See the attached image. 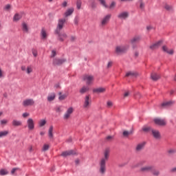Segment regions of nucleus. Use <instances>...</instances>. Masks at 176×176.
<instances>
[{
    "mask_svg": "<svg viewBox=\"0 0 176 176\" xmlns=\"http://www.w3.org/2000/svg\"><path fill=\"white\" fill-rule=\"evenodd\" d=\"M111 150L106 148L104 151V157L100 159L99 162V173L101 175H105L107 173V162L109 159V153Z\"/></svg>",
    "mask_w": 176,
    "mask_h": 176,
    "instance_id": "f257e3e1",
    "label": "nucleus"
},
{
    "mask_svg": "<svg viewBox=\"0 0 176 176\" xmlns=\"http://www.w3.org/2000/svg\"><path fill=\"white\" fill-rule=\"evenodd\" d=\"M129 45H117L115 48L114 53L117 56H122L129 50Z\"/></svg>",
    "mask_w": 176,
    "mask_h": 176,
    "instance_id": "f03ea898",
    "label": "nucleus"
},
{
    "mask_svg": "<svg viewBox=\"0 0 176 176\" xmlns=\"http://www.w3.org/2000/svg\"><path fill=\"white\" fill-rule=\"evenodd\" d=\"M112 17V14H107L105 15L100 21V27L104 28V27H107L108 25V23H109L111 18Z\"/></svg>",
    "mask_w": 176,
    "mask_h": 176,
    "instance_id": "7ed1b4c3",
    "label": "nucleus"
},
{
    "mask_svg": "<svg viewBox=\"0 0 176 176\" xmlns=\"http://www.w3.org/2000/svg\"><path fill=\"white\" fill-rule=\"evenodd\" d=\"M22 105L25 108L27 107H34V105H35V100L32 98L25 99L22 102Z\"/></svg>",
    "mask_w": 176,
    "mask_h": 176,
    "instance_id": "20e7f679",
    "label": "nucleus"
},
{
    "mask_svg": "<svg viewBox=\"0 0 176 176\" xmlns=\"http://www.w3.org/2000/svg\"><path fill=\"white\" fill-rule=\"evenodd\" d=\"M64 24H65V19H59L58 22V25L55 31L56 34H60L61 29L64 28Z\"/></svg>",
    "mask_w": 176,
    "mask_h": 176,
    "instance_id": "39448f33",
    "label": "nucleus"
},
{
    "mask_svg": "<svg viewBox=\"0 0 176 176\" xmlns=\"http://www.w3.org/2000/svg\"><path fill=\"white\" fill-rule=\"evenodd\" d=\"M90 105H91V100L90 99V96H86L84 99L83 108L85 109H89L90 108Z\"/></svg>",
    "mask_w": 176,
    "mask_h": 176,
    "instance_id": "423d86ee",
    "label": "nucleus"
},
{
    "mask_svg": "<svg viewBox=\"0 0 176 176\" xmlns=\"http://www.w3.org/2000/svg\"><path fill=\"white\" fill-rule=\"evenodd\" d=\"M27 126L28 130L30 131H32L34 129H35V122H34V120L32 118H28L27 120Z\"/></svg>",
    "mask_w": 176,
    "mask_h": 176,
    "instance_id": "0eeeda50",
    "label": "nucleus"
},
{
    "mask_svg": "<svg viewBox=\"0 0 176 176\" xmlns=\"http://www.w3.org/2000/svg\"><path fill=\"white\" fill-rule=\"evenodd\" d=\"M146 145V142H142L136 145V147L135 148V152L139 153L142 151H144V148H145V146Z\"/></svg>",
    "mask_w": 176,
    "mask_h": 176,
    "instance_id": "6e6552de",
    "label": "nucleus"
},
{
    "mask_svg": "<svg viewBox=\"0 0 176 176\" xmlns=\"http://www.w3.org/2000/svg\"><path fill=\"white\" fill-rule=\"evenodd\" d=\"M129 12L124 11V12H120L117 17L118 19H119V20H126V19H129Z\"/></svg>",
    "mask_w": 176,
    "mask_h": 176,
    "instance_id": "1a4fd4ad",
    "label": "nucleus"
},
{
    "mask_svg": "<svg viewBox=\"0 0 176 176\" xmlns=\"http://www.w3.org/2000/svg\"><path fill=\"white\" fill-rule=\"evenodd\" d=\"M153 122L157 126H166L167 124L166 120L162 118H155L153 120Z\"/></svg>",
    "mask_w": 176,
    "mask_h": 176,
    "instance_id": "9d476101",
    "label": "nucleus"
},
{
    "mask_svg": "<svg viewBox=\"0 0 176 176\" xmlns=\"http://www.w3.org/2000/svg\"><path fill=\"white\" fill-rule=\"evenodd\" d=\"M83 80H85L87 85H91L94 80V76L90 75H85L83 77Z\"/></svg>",
    "mask_w": 176,
    "mask_h": 176,
    "instance_id": "9b49d317",
    "label": "nucleus"
},
{
    "mask_svg": "<svg viewBox=\"0 0 176 176\" xmlns=\"http://www.w3.org/2000/svg\"><path fill=\"white\" fill-rule=\"evenodd\" d=\"M151 134L153 137L155 138V140H160L162 138V135L160 134V131L156 129H151Z\"/></svg>",
    "mask_w": 176,
    "mask_h": 176,
    "instance_id": "f8f14e48",
    "label": "nucleus"
},
{
    "mask_svg": "<svg viewBox=\"0 0 176 176\" xmlns=\"http://www.w3.org/2000/svg\"><path fill=\"white\" fill-rule=\"evenodd\" d=\"M65 63V59L63 58H54L53 60L54 65H61Z\"/></svg>",
    "mask_w": 176,
    "mask_h": 176,
    "instance_id": "ddd939ff",
    "label": "nucleus"
},
{
    "mask_svg": "<svg viewBox=\"0 0 176 176\" xmlns=\"http://www.w3.org/2000/svg\"><path fill=\"white\" fill-rule=\"evenodd\" d=\"M153 168V166H145L140 168V171H142V173H149V171H152Z\"/></svg>",
    "mask_w": 176,
    "mask_h": 176,
    "instance_id": "4468645a",
    "label": "nucleus"
},
{
    "mask_svg": "<svg viewBox=\"0 0 176 176\" xmlns=\"http://www.w3.org/2000/svg\"><path fill=\"white\" fill-rule=\"evenodd\" d=\"M47 32H46V30L45 28H43L41 31V38L43 41H46L47 39Z\"/></svg>",
    "mask_w": 176,
    "mask_h": 176,
    "instance_id": "2eb2a0df",
    "label": "nucleus"
},
{
    "mask_svg": "<svg viewBox=\"0 0 176 176\" xmlns=\"http://www.w3.org/2000/svg\"><path fill=\"white\" fill-rule=\"evenodd\" d=\"M106 90L107 89L104 87H98V88L94 89L93 91H94V93H96L97 94H100L101 93H105Z\"/></svg>",
    "mask_w": 176,
    "mask_h": 176,
    "instance_id": "dca6fc26",
    "label": "nucleus"
},
{
    "mask_svg": "<svg viewBox=\"0 0 176 176\" xmlns=\"http://www.w3.org/2000/svg\"><path fill=\"white\" fill-rule=\"evenodd\" d=\"M56 99V94L52 92L48 94L47 100L49 102H52V101H54Z\"/></svg>",
    "mask_w": 176,
    "mask_h": 176,
    "instance_id": "f3484780",
    "label": "nucleus"
},
{
    "mask_svg": "<svg viewBox=\"0 0 176 176\" xmlns=\"http://www.w3.org/2000/svg\"><path fill=\"white\" fill-rule=\"evenodd\" d=\"M151 78L152 80H154V82H156V80H159V79H160V75L159 74L153 72V73H151Z\"/></svg>",
    "mask_w": 176,
    "mask_h": 176,
    "instance_id": "a211bd4d",
    "label": "nucleus"
},
{
    "mask_svg": "<svg viewBox=\"0 0 176 176\" xmlns=\"http://www.w3.org/2000/svg\"><path fill=\"white\" fill-rule=\"evenodd\" d=\"M162 45V41H158L151 45H150L151 50H156Z\"/></svg>",
    "mask_w": 176,
    "mask_h": 176,
    "instance_id": "6ab92c4d",
    "label": "nucleus"
},
{
    "mask_svg": "<svg viewBox=\"0 0 176 176\" xmlns=\"http://www.w3.org/2000/svg\"><path fill=\"white\" fill-rule=\"evenodd\" d=\"M174 104V101H168L162 103L161 108H168V107H171Z\"/></svg>",
    "mask_w": 176,
    "mask_h": 176,
    "instance_id": "aec40b11",
    "label": "nucleus"
},
{
    "mask_svg": "<svg viewBox=\"0 0 176 176\" xmlns=\"http://www.w3.org/2000/svg\"><path fill=\"white\" fill-rule=\"evenodd\" d=\"M12 126H14V127H19V126H22L23 122H21V121L20 120H13L12 122Z\"/></svg>",
    "mask_w": 176,
    "mask_h": 176,
    "instance_id": "412c9836",
    "label": "nucleus"
},
{
    "mask_svg": "<svg viewBox=\"0 0 176 176\" xmlns=\"http://www.w3.org/2000/svg\"><path fill=\"white\" fill-rule=\"evenodd\" d=\"M22 31L25 34H28V31H29L28 24H27L25 22H23L22 23Z\"/></svg>",
    "mask_w": 176,
    "mask_h": 176,
    "instance_id": "4be33fe9",
    "label": "nucleus"
},
{
    "mask_svg": "<svg viewBox=\"0 0 176 176\" xmlns=\"http://www.w3.org/2000/svg\"><path fill=\"white\" fill-rule=\"evenodd\" d=\"M141 41V36H135L131 39V43H138Z\"/></svg>",
    "mask_w": 176,
    "mask_h": 176,
    "instance_id": "5701e85b",
    "label": "nucleus"
},
{
    "mask_svg": "<svg viewBox=\"0 0 176 176\" xmlns=\"http://www.w3.org/2000/svg\"><path fill=\"white\" fill-rule=\"evenodd\" d=\"M162 50L165 53H167L168 54H174V50H168V48L166 46H163Z\"/></svg>",
    "mask_w": 176,
    "mask_h": 176,
    "instance_id": "b1692460",
    "label": "nucleus"
},
{
    "mask_svg": "<svg viewBox=\"0 0 176 176\" xmlns=\"http://www.w3.org/2000/svg\"><path fill=\"white\" fill-rule=\"evenodd\" d=\"M151 173L154 176H160V170L155 168V167L153 166V169L151 170Z\"/></svg>",
    "mask_w": 176,
    "mask_h": 176,
    "instance_id": "393cba45",
    "label": "nucleus"
},
{
    "mask_svg": "<svg viewBox=\"0 0 176 176\" xmlns=\"http://www.w3.org/2000/svg\"><path fill=\"white\" fill-rule=\"evenodd\" d=\"M89 88L88 86H83L80 89V94H85V93H87L89 91Z\"/></svg>",
    "mask_w": 176,
    "mask_h": 176,
    "instance_id": "a878e982",
    "label": "nucleus"
},
{
    "mask_svg": "<svg viewBox=\"0 0 176 176\" xmlns=\"http://www.w3.org/2000/svg\"><path fill=\"white\" fill-rule=\"evenodd\" d=\"M48 136L50 140H53V126H50L48 130Z\"/></svg>",
    "mask_w": 176,
    "mask_h": 176,
    "instance_id": "bb28decb",
    "label": "nucleus"
},
{
    "mask_svg": "<svg viewBox=\"0 0 176 176\" xmlns=\"http://www.w3.org/2000/svg\"><path fill=\"white\" fill-rule=\"evenodd\" d=\"M72 113H74V109L72 107H69L67 111V118L68 119Z\"/></svg>",
    "mask_w": 176,
    "mask_h": 176,
    "instance_id": "cd10ccee",
    "label": "nucleus"
},
{
    "mask_svg": "<svg viewBox=\"0 0 176 176\" xmlns=\"http://www.w3.org/2000/svg\"><path fill=\"white\" fill-rule=\"evenodd\" d=\"M78 155V152H76V151H75V150H69L67 152V156H71V155Z\"/></svg>",
    "mask_w": 176,
    "mask_h": 176,
    "instance_id": "c85d7f7f",
    "label": "nucleus"
},
{
    "mask_svg": "<svg viewBox=\"0 0 176 176\" xmlns=\"http://www.w3.org/2000/svg\"><path fill=\"white\" fill-rule=\"evenodd\" d=\"M153 129L151 128V126H143L142 127V131H144V133H149V131H151V133L152 132Z\"/></svg>",
    "mask_w": 176,
    "mask_h": 176,
    "instance_id": "c756f323",
    "label": "nucleus"
},
{
    "mask_svg": "<svg viewBox=\"0 0 176 176\" xmlns=\"http://www.w3.org/2000/svg\"><path fill=\"white\" fill-rule=\"evenodd\" d=\"M9 174V171L5 168H1L0 170V175H8Z\"/></svg>",
    "mask_w": 176,
    "mask_h": 176,
    "instance_id": "7c9ffc66",
    "label": "nucleus"
},
{
    "mask_svg": "<svg viewBox=\"0 0 176 176\" xmlns=\"http://www.w3.org/2000/svg\"><path fill=\"white\" fill-rule=\"evenodd\" d=\"M164 9H166V10H167L168 12H173V10H174L173 7L168 4H165Z\"/></svg>",
    "mask_w": 176,
    "mask_h": 176,
    "instance_id": "2f4dec72",
    "label": "nucleus"
},
{
    "mask_svg": "<svg viewBox=\"0 0 176 176\" xmlns=\"http://www.w3.org/2000/svg\"><path fill=\"white\" fill-rule=\"evenodd\" d=\"M74 8L72 7L68 8L67 10V16L68 17V16H71L72 13H74Z\"/></svg>",
    "mask_w": 176,
    "mask_h": 176,
    "instance_id": "473e14b6",
    "label": "nucleus"
},
{
    "mask_svg": "<svg viewBox=\"0 0 176 176\" xmlns=\"http://www.w3.org/2000/svg\"><path fill=\"white\" fill-rule=\"evenodd\" d=\"M47 121L45 119H42L38 122V126L39 127H43V126H45V124H46Z\"/></svg>",
    "mask_w": 176,
    "mask_h": 176,
    "instance_id": "72a5a7b5",
    "label": "nucleus"
},
{
    "mask_svg": "<svg viewBox=\"0 0 176 176\" xmlns=\"http://www.w3.org/2000/svg\"><path fill=\"white\" fill-rule=\"evenodd\" d=\"M98 1L100 2V5H102V6L106 9H108V5H107V1H105V0H98Z\"/></svg>",
    "mask_w": 176,
    "mask_h": 176,
    "instance_id": "f704fd0d",
    "label": "nucleus"
},
{
    "mask_svg": "<svg viewBox=\"0 0 176 176\" xmlns=\"http://www.w3.org/2000/svg\"><path fill=\"white\" fill-rule=\"evenodd\" d=\"M131 134H133V131H124L122 133V135L126 138L129 137V135H131Z\"/></svg>",
    "mask_w": 176,
    "mask_h": 176,
    "instance_id": "c9c22d12",
    "label": "nucleus"
},
{
    "mask_svg": "<svg viewBox=\"0 0 176 176\" xmlns=\"http://www.w3.org/2000/svg\"><path fill=\"white\" fill-rule=\"evenodd\" d=\"M21 19V14H15L14 16L13 20L14 21H19Z\"/></svg>",
    "mask_w": 176,
    "mask_h": 176,
    "instance_id": "e433bc0d",
    "label": "nucleus"
},
{
    "mask_svg": "<svg viewBox=\"0 0 176 176\" xmlns=\"http://www.w3.org/2000/svg\"><path fill=\"white\" fill-rule=\"evenodd\" d=\"M9 134L8 131H3L0 132V138H2V137H6Z\"/></svg>",
    "mask_w": 176,
    "mask_h": 176,
    "instance_id": "4c0bfd02",
    "label": "nucleus"
},
{
    "mask_svg": "<svg viewBox=\"0 0 176 176\" xmlns=\"http://www.w3.org/2000/svg\"><path fill=\"white\" fill-rule=\"evenodd\" d=\"M135 75H137V73L134 72H129L126 74V76L129 77V76H135Z\"/></svg>",
    "mask_w": 176,
    "mask_h": 176,
    "instance_id": "58836bf2",
    "label": "nucleus"
},
{
    "mask_svg": "<svg viewBox=\"0 0 176 176\" xmlns=\"http://www.w3.org/2000/svg\"><path fill=\"white\" fill-rule=\"evenodd\" d=\"M55 111L56 112L60 113V112H63L64 111V109L63 108V107L58 106L55 108Z\"/></svg>",
    "mask_w": 176,
    "mask_h": 176,
    "instance_id": "ea45409f",
    "label": "nucleus"
},
{
    "mask_svg": "<svg viewBox=\"0 0 176 176\" xmlns=\"http://www.w3.org/2000/svg\"><path fill=\"white\" fill-rule=\"evenodd\" d=\"M33 71L32 67L31 66H28L26 68V73L28 74V75H30V74H31Z\"/></svg>",
    "mask_w": 176,
    "mask_h": 176,
    "instance_id": "a19ab883",
    "label": "nucleus"
},
{
    "mask_svg": "<svg viewBox=\"0 0 176 176\" xmlns=\"http://www.w3.org/2000/svg\"><path fill=\"white\" fill-rule=\"evenodd\" d=\"M116 6V2L112 1L109 6H108L109 9H115V7Z\"/></svg>",
    "mask_w": 176,
    "mask_h": 176,
    "instance_id": "79ce46f5",
    "label": "nucleus"
},
{
    "mask_svg": "<svg viewBox=\"0 0 176 176\" xmlns=\"http://www.w3.org/2000/svg\"><path fill=\"white\" fill-rule=\"evenodd\" d=\"M49 148H50V146L49 144H44L42 150L43 151V152H46V151H49Z\"/></svg>",
    "mask_w": 176,
    "mask_h": 176,
    "instance_id": "37998d69",
    "label": "nucleus"
},
{
    "mask_svg": "<svg viewBox=\"0 0 176 176\" xmlns=\"http://www.w3.org/2000/svg\"><path fill=\"white\" fill-rule=\"evenodd\" d=\"M80 6H82V1L81 0H77V1H76V8H77V9H80Z\"/></svg>",
    "mask_w": 176,
    "mask_h": 176,
    "instance_id": "c03bdc74",
    "label": "nucleus"
},
{
    "mask_svg": "<svg viewBox=\"0 0 176 176\" xmlns=\"http://www.w3.org/2000/svg\"><path fill=\"white\" fill-rule=\"evenodd\" d=\"M65 95H63V94L61 92H59V100L60 101H63V100H65Z\"/></svg>",
    "mask_w": 176,
    "mask_h": 176,
    "instance_id": "a18cd8bd",
    "label": "nucleus"
},
{
    "mask_svg": "<svg viewBox=\"0 0 176 176\" xmlns=\"http://www.w3.org/2000/svg\"><path fill=\"white\" fill-rule=\"evenodd\" d=\"M140 8L142 10H144V9H145V3L144 1H141L140 3Z\"/></svg>",
    "mask_w": 176,
    "mask_h": 176,
    "instance_id": "49530a36",
    "label": "nucleus"
},
{
    "mask_svg": "<svg viewBox=\"0 0 176 176\" xmlns=\"http://www.w3.org/2000/svg\"><path fill=\"white\" fill-rule=\"evenodd\" d=\"M74 23L75 25H78V24H79V17L78 16L75 17Z\"/></svg>",
    "mask_w": 176,
    "mask_h": 176,
    "instance_id": "de8ad7c7",
    "label": "nucleus"
},
{
    "mask_svg": "<svg viewBox=\"0 0 176 176\" xmlns=\"http://www.w3.org/2000/svg\"><path fill=\"white\" fill-rule=\"evenodd\" d=\"M176 150L175 149H170L168 151V153H169V155H173V153H175Z\"/></svg>",
    "mask_w": 176,
    "mask_h": 176,
    "instance_id": "09e8293b",
    "label": "nucleus"
},
{
    "mask_svg": "<svg viewBox=\"0 0 176 176\" xmlns=\"http://www.w3.org/2000/svg\"><path fill=\"white\" fill-rule=\"evenodd\" d=\"M107 108H111V107L113 105V103L111 101L109 100L107 101Z\"/></svg>",
    "mask_w": 176,
    "mask_h": 176,
    "instance_id": "8fccbe9b",
    "label": "nucleus"
},
{
    "mask_svg": "<svg viewBox=\"0 0 176 176\" xmlns=\"http://www.w3.org/2000/svg\"><path fill=\"white\" fill-rule=\"evenodd\" d=\"M32 54H33L34 57H37L38 51H36V50H32Z\"/></svg>",
    "mask_w": 176,
    "mask_h": 176,
    "instance_id": "3c124183",
    "label": "nucleus"
},
{
    "mask_svg": "<svg viewBox=\"0 0 176 176\" xmlns=\"http://www.w3.org/2000/svg\"><path fill=\"white\" fill-rule=\"evenodd\" d=\"M56 54H57V53L56 52V50H53L51 53V57L52 58L56 57Z\"/></svg>",
    "mask_w": 176,
    "mask_h": 176,
    "instance_id": "603ef678",
    "label": "nucleus"
},
{
    "mask_svg": "<svg viewBox=\"0 0 176 176\" xmlns=\"http://www.w3.org/2000/svg\"><path fill=\"white\" fill-rule=\"evenodd\" d=\"M12 8V6H10V4H7L5 7H4V10H10V8Z\"/></svg>",
    "mask_w": 176,
    "mask_h": 176,
    "instance_id": "864d4df0",
    "label": "nucleus"
},
{
    "mask_svg": "<svg viewBox=\"0 0 176 176\" xmlns=\"http://www.w3.org/2000/svg\"><path fill=\"white\" fill-rule=\"evenodd\" d=\"M19 170V168H12V170H11V174L13 175V174H14V173H16Z\"/></svg>",
    "mask_w": 176,
    "mask_h": 176,
    "instance_id": "5fc2aeb1",
    "label": "nucleus"
},
{
    "mask_svg": "<svg viewBox=\"0 0 176 176\" xmlns=\"http://www.w3.org/2000/svg\"><path fill=\"white\" fill-rule=\"evenodd\" d=\"M91 8H92V9H94V8H97V4L96 3V2L93 1L91 3Z\"/></svg>",
    "mask_w": 176,
    "mask_h": 176,
    "instance_id": "6e6d98bb",
    "label": "nucleus"
},
{
    "mask_svg": "<svg viewBox=\"0 0 176 176\" xmlns=\"http://www.w3.org/2000/svg\"><path fill=\"white\" fill-rule=\"evenodd\" d=\"M22 116H23V118H28V116H30V113H27V112L23 113L22 114Z\"/></svg>",
    "mask_w": 176,
    "mask_h": 176,
    "instance_id": "4d7b16f0",
    "label": "nucleus"
},
{
    "mask_svg": "<svg viewBox=\"0 0 176 176\" xmlns=\"http://www.w3.org/2000/svg\"><path fill=\"white\" fill-rule=\"evenodd\" d=\"M8 123V120H1V124H6Z\"/></svg>",
    "mask_w": 176,
    "mask_h": 176,
    "instance_id": "13d9d810",
    "label": "nucleus"
},
{
    "mask_svg": "<svg viewBox=\"0 0 176 176\" xmlns=\"http://www.w3.org/2000/svg\"><path fill=\"white\" fill-rule=\"evenodd\" d=\"M112 61H109L108 63H107V68H111V67H112Z\"/></svg>",
    "mask_w": 176,
    "mask_h": 176,
    "instance_id": "bf43d9fd",
    "label": "nucleus"
},
{
    "mask_svg": "<svg viewBox=\"0 0 176 176\" xmlns=\"http://www.w3.org/2000/svg\"><path fill=\"white\" fill-rule=\"evenodd\" d=\"M129 96H130V92L129 91L125 92L124 94V98H127Z\"/></svg>",
    "mask_w": 176,
    "mask_h": 176,
    "instance_id": "052dcab7",
    "label": "nucleus"
},
{
    "mask_svg": "<svg viewBox=\"0 0 176 176\" xmlns=\"http://www.w3.org/2000/svg\"><path fill=\"white\" fill-rule=\"evenodd\" d=\"M75 39H76V37H75V36H70L71 42H74V41H75Z\"/></svg>",
    "mask_w": 176,
    "mask_h": 176,
    "instance_id": "680f3d73",
    "label": "nucleus"
},
{
    "mask_svg": "<svg viewBox=\"0 0 176 176\" xmlns=\"http://www.w3.org/2000/svg\"><path fill=\"white\" fill-rule=\"evenodd\" d=\"M72 140H73L72 137L69 138L68 140H67V142H69V144L72 143Z\"/></svg>",
    "mask_w": 176,
    "mask_h": 176,
    "instance_id": "e2e57ef3",
    "label": "nucleus"
},
{
    "mask_svg": "<svg viewBox=\"0 0 176 176\" xmlns=\"http://www.w3.org/2000/svg\"><path fill=\"white\" fill-rule=\"evenodd\" d=\"M152 28H153L151 25H148V26L146 27L147 31H151V30H152Z\"/></svg>",
    "mask_w": 176,
    "mask_h": 176,
    "instance_id": "0e129e2a",
    "label": "nucleus"
},
{
    "mask_svg": "<svg viewBox=\"0 0 176 176\" xmlns=\"http://www.w3.org/2000/svg\"><path fill=\"white\" fill-rule=\"evenodd\" d=\"M113 137L112 136H107L106 138V140H107V141H111V140H112Z\"/></svg>",
    "mask_w": 176,
    "mask_h": 176,
    "instance_id": "69168bd1",
    "label": "nucleus"
},
{
    "mask_svg": "<svg viewBox=\"0 0 176 176\" xmlns=\"http://www.w3.org/2000/svg\"><path fill=\"white\" fill-rule=\"evenodd\" d=\"M170 173H176V167L173 168L172 169H170Z\"/></svg>",
    "mask_w": 176,
    "mask_h": 176,
    "instance_id": "338daca9",
    "label": "nucleus"
},
{
    "mask_svg": "<svg viewBox=\"0 0 176 176\" xmlns=\"http://www.w3.org/2000/svg\"><path fill=\"white\" fill-rule=\"evenodd\" d=\"M75 163L76 164H79L80 163V160H79V159H77L75 160Z\"/></svg>",
    "mask_w": 176,
    "mask_h": 176,
    "instance_id": "774afa93",
    "label": "nucleus"
}]
</instances>
